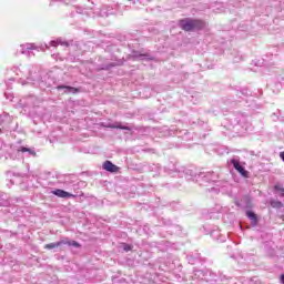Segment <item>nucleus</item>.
<instances>
[{"mask_svg": "<svg viewBox=\"0 0 284 284\" xmlns=\"http://www.w3.org/2000/svg\"><path fill=\"white\" fill-rule=\"evenodd\" d=\"M250 128H252V124L250 121H247V116L244 114H237L231 119L229 130L235 132L236 134H241V132H250Z\"/></svg>", "mask_w": 284, "mask_h": 284, "instance_id": "f257e3e1", "label": "nucleus"}, {"mask_svg": "<svg viewBox=\"0 0 284 284\" xmlns=\"http://www.w3.org/2000/svg\"><path fill=\"white\" fill-rule=\"evenodd\" d=\"M12 72H14L17 77L21 79V81L26 79V82H22V85H26V83H30L31 85H37V83H39L40 81L39 74L37 73L32 74V71L28 69V67H22V68L13 67Z\"/></svg>", "mask_w": 284, "mask_h": 284, "instance_id": "f03ea898", "label": "nucleus"}, {"mask_svg": "<svg viewBox=\"0 0 284 284\" xmlns=\"http://www.w3.org/2000/svg\"><path fill=\"white\" fill-rule=\"evenodd\" d=\"M164 172L170 176H179L181 179L185 174V168L179 165V162L172 161L164 166Z\"/></svg>", "mask_w": 284, "mask_h": 284, "instance_id": "7ed1b4c3", "label": "nucleus"}, {"mask_svg": "<svg viewBox=\"0 0 284 284\" xmlns=\"http://www.w3.org/2000/svg\"><path fill=\"white\" fill-rule=\"evenodd\" d=\"M41 100L37 98L36 95H29V97H23L20 99L17 103V108H22L23 110H30V108H37L40 105Z\"/></svg>", "mask_w": 284, "mask_h": 284, "instance_id": "20e7f679", "label": "nucleus"}, {"mask_svg": "<svg viewBox=\"0 0 284 284\" xmlns=\"http://www.w3.org/2000/svg\"><path fill=\"white\" fill-rule=\"evenodd\" d=\"M180 28L185 32H192V30H201L203 22L199 20L184 19L180 21Z\"/></svg>", "mask_w": 284, "mask_h": 284, "instance_id": "39448f33", "label": "nucleus"}, {"mask_svg": "<svg viewBox=\"0 0 284 284\" xmlns=\"http://www.w3.org/2000/svg\"><path fill=\"white\" fill-rule=\"evenodd\" d=\"M61 245H68L69 247H81V244H79V242L70 241L69 239H63L58 242L47 244L44 247L45 250H54L55 247H61Z\"/></svg>", "mask_w": 284, "mask_h": 284, "instance_id": "423d86ee", "label": "nucleus"}, {"mask_svg": "<svg viewBox=\"0 0 284 284\" xmlns=\"http://www.w3.org/2000/svg\"><path fill=\"white\" fill-rule=\"evenodd\" d=\"M12 116L10 114L4 113L0 115V132H9L11 130Z\"/></svg>", "mask_w": 284, "mask_h": 284, "instance_id": "0eeeda50", "label": "nucleus"}, {"mask_svg": "<svg viewBox=\"0 0 284 284\" xmlns=\"http://www.w3.org/2000/svg\"><path fill=\"white\" fill-rule=\"evenodd\" d=\"M32 50H37V47L33 43L20 45V52L26 57H34V52Z\"/></svg>", "mask_w": 284, "mask_h": 284, "instance_id": "6e6552de", "label": "nucleus"}, {"mask_svg": "<svg viewBox=\"0 0 284 284\" xmlns=\"http://www.w3.org/2000/svg\"><path fill=\"white\" fill-rule=\"evenodd\" d=\"M231 164L233 165V168H234L237 172H240V174H242V176H246L247 171H245V168H243V166L241 165V161H239V159L233 158V159L231 160Z\"/></svg>", "mask_w": 284, "mask_h": 284, "instance_id": "1a4fd4ad", "label": "nucleus"}, {"mask_svg": "<svg viewBox=\"0 0 284 284\" xmlns=\"http://www.w3.org/2000/svg\"><path fill=\"white\" fill-rule=\"evenodd\" d=\"M103 170H105L106 172H111V173H116L119 172V166H116L114 163H112V161L106 160L103 165H102Z\"/></svg>", "mask_w": 284, "mask_h": 284, "instance_id": "9d476101", "label": "nucleus"}, {"mask_svg": "<svg viewBox=\"0 0 284 284\" xmlns=\"http://www.w3.org/2000/svg\"><path fill=\"white\" fill-rule=\"evenodd\" d=\"M57 90L59 91L63 90L64 94H77V92H79V89L70 85H58Z\"/></svg>", "mask_w": 284, "mask_h": 284, "instance_id": "9b49d317", "label": "nucleus"}, {"mask_svg": "<svg viewBox=\"0 0 284 284\" xmlns=\"http://www.w3.org/2000/svg\"><path fill=\"white\" fill-rule=\"evenodd\" d=\"M52 194H54V196H59L60 199H71V197H74V195L72 193H69V192L63 191L61 189L52 191Z\"/></svg>", "mask_w": 284, "mask_h": 284, "instance_id": "f8f14e48", "label": "nucleus"}, {"mask_svg": "<svg viewBox=\"0 0 284 284\" xmlns=\"http://www.w3.org/2000/svg\"><path fill=\"white\" fill-rule=\"evenodd\" d=\"M18 152H22V154H26V156H37V151H34L32 148L20 146Z\"/></svg>", "mask_w": 284, "mask_h": 284, "instance_id": "ddd939ff", "label": "nucleus"}, {"mask_svg": "<svg viewBox=\"0 0 284 284\" xmlns=\"http://www.w3.org/2000/svg\"><path fill=\"white\" fill-rule=\"evenodd\" d=\"M106 128H111L112 130H132V128L125 126L119 122H115L114 124H108Z\"/></svg>", "mask_w": 284, "mask_h": 284, "instance_id": "4468645a", "label": "nucleus"}, {"mask_svg": "<svg viewBox=\"0 0 284 284\" xmlns=\"http://www.w3.org/2000/svg\"><path fill=\"white\" fill-rule=\"evenodd\" d=\"M248 203H250V197H247V196H244L243 200H241V201H239V200L235 201V205L237 207H250Z\"/></svg>", "mask_w": 284, "mask_h": 284, "instance_id": "2eb2a0df", "label": "nucleus"}, {"mask_svg": "<svg viewBox=\"0 0 284 284\" xmlns=\"http://www.w3.org/2000/svg\"><path fill=\"white\" fill-rule=\"evenodd\" d=\"M213 174H214V172L200 173L199 176H200L201 179H204V181H207L209 183H210V182L215 183L216 180L212 179V175H213Z\"/></svg>", "mask_w": 284, "mask_h": 284, "instance_id": "dca6fc26", "label": "nucleus"}, {"mask_svg": "<svg viewBox=\"0 0 284 284\" xmlns=\"http://www.w3.org/2000/svg\"><path fill=\"white\" fill-rule=\"evenodd\" d=\"M10 205V200H8L7 194H0V207H8Z\"/></svg>", "mask_w": 284, "mask_h": 284, "instance_id": "f3484780", "label": "nucleus"}, {"mask_svg": "<svg viewBox=\"0 0 284 284\" xmlns=\"http://www.w3.org/2000/svg\"><path fill=\"white\" fill-rule=\"evenodd\" d=\"M50 45H51L52 48H57V45H68V42H65V41H63V40H61V39H57V40H52V41L50 42Z\"/></svg>", "mask_w": 284, "mask_h": 284, "instance_id": "a211bd4d", "label": "nucleus"}, {"mask_svg": "<svg viewBox=\"0 0 284 284\" xmlns=\"http://www.w3.org/2000/svg\"><path fill=\"white\" fill-rule=\"evenodd\" d=\"M271 205L275 207V210H281L282 207H284L283 202L278 200H272Z\"/></svg>", "mask_w": 284, "mask_h": 284, "instance_id": "6ab92c4d", "label": "nucleus"}, {"mask_svg": "<svg viewBox=\"0 0 284 284\" xmlns=\"http://www.w3.org/2000/svg\"><path fill=\"white\" fill-rule=\"evenodd\" d=\"M246 216L250 219V221H253L254 223H256L257 217H256V215L254 214V212L247 211V212H246Z\"/></svg>", "mask_w": 284, "mask_h": 284, "instance_id": "aec40b11", "label": "nucleus"}, {"mask_svg": "<svg viewBox=\"0 0 284 284\" xmlns=\"http://www.w3.org/2000/svg\"><path fill=\"white\" fill-rule=\"evenodd\" d=\"M150 172H156V174H159V172H161V165L159 164H152L150 166Z\"/></svg>", "mask_w": 284, "mask_h": 284, "instance_id": "412c9836", "label": "nucleus"}, {"mask_svg": "<svg viewBox=\"0 0 284 284\" xmlns=\"http://www.w3.org/2000/svg\"><path fill=\"white\" fill-rule=\"evenodd\" d=\"M0 150H6V152H8V150H12V148L8 146L6 143H3V140L0 139Z\"/></svg>", "mask_w": 284, "mask_h": 284, "instance_id": "4be33fe9", "label": "nucleus"}, {"mask_svg": "<svg viewBox=\"0 0 284 284\" xmlns=\"http://www.w3.org/2000/svg\"><path fill=\"white\" fill-rule=\"evenodd\" d=\"M138 59H141L142 61L144 60V59H152L150 55H148V54H139V55H135Z\"/></svg>", "mask_w": 284, "mask_h": 284, "instance_id": "5701e85b", "label": "nucleus"}, {"mask_svg": "<svg viewBox=\"0 0 284 284\" xmlns=\"http://www.w3.org/2000/svg\"><path fill=\"white\" fill-rule=\"evenodd\" d=\"M132 250V246L131 245H124V252H130Z\"/></svg>", "mask_w": 284, "mask_h": 284, "instance_id": "b1692460", "label": "nucleus"}, {"mask_svg": "<svg viewBox=\"0 0 284 284\" xmlns=\"http://www.w3.org/2000/svg\"><path fill=\"white\" fill-rule=\"evenodd\" d=\"M242 94H244L245 97H247V94H250V91L247 89L242 90Z\"/></svg>", "mask_w": 284, "mask_h": 284, "instance_id": "393cba45", "label": "nucleus"}, {"mask_svg": "<svg viewBox=\"0 0 284 284\" xmlns=\"http://www.w3.org/2000/svg\"><path fill=\"white\" fill-rule=\"evenodd\" d=\"M114 65H115L114 63H110L106 65L105 70H110V68H114Z\"/></svg>", "mask_w": 284, "mask_h": 284, "instance_id": "a878e982", "label": "nucleus"}, {"mask_svg": "<svg viewBox=\"0 0 284 284\" xmlns=\"http://www.w3.org/2000/svg\"><path fill=\"white\" fill-rule=\"evenodd\" d=\"M211 179H214V181H216V179H219V175H216V174L213 172V174L211 175Z\"/></svg>", "mask_w": 284, "mask_h": 284, "instance_id": "bb28decb", "label": "nucleus"}, {"mask_svg": "<svg viewBox=\"0 0 284 284\" xmlns=\"http://www.w3.org/2000/svg\"><path fill=\"white\" fill-rule=\"evenodd\" d=\"M189 263H191V265H194L195 260H194V258H192V257H189Z\"/></svg>", "mask_w": 284, "mask_h": 284, "instance_id": "cd10ccee", "label": "nucleus"}, {"mask_svg": "<svg viewBox=\"0 0 284 284\" xmlns=\"http://www.w3.org/2000/svg\"><path fill=\"white\" fill-rule=\"evenodd\" d=\"M281 283L284 284V274L281 275Z\"/></svg>", "mask_w": 284, "mask_h": 284, "instance_id": "c85d7f7f", "label": "nucleus"}, {"mask_svg": "<svg viewBox=\"0 0 284 284\" xmlns=\"http://www.w3.org/2000/svg\"><path fill=\"white\" fill-rule=\"evenodd\" d=\"M8 156H9L10 159H12V155H10V154H4V159H8Z\"/></svg>", "mask_w": 284, "mask_h": 284, "instance_id": "c756f323", "label": "nucleus"}, {"mask_svg": "<svg viewBox=\"0 0 284 284\" xmlns=\"http://www.w3.org/2000/svg\"><path fill=\"white\" fill-rule=\"evenodd\" d=\"M45 48H47V50H50V47H49V45H47Z\"/></svg>", "mask_w": 284, "mask_h": 284, "instance_id": "7c9ffc66", "label": "nucleus"}, {"mask_svg": "<svg viewBox=\"0 0 284 284\" xmlns=\"http://www.w3.org/2000/svg\"><path fill=\"white\" fill-rule=\"evenodd\" d=\"M62 1H68V0H62Z\"/></svg>", "mask_w": 284, "mask_h": 284, "instance_id": "2f4dec72", "label": "nucleus"}]
</instances>
